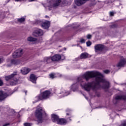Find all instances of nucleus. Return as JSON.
<instances>
[{
	"instance_id": "nucleus-2",
	"label": "nucleus",
	"mask_w": 126,
	"mask_h": 126,
	"mask_svg": "<svg viewBox=\"0 0 126 126\" xmlns=\"http://www.w3.org/2000/svg\"><path fill=\"white\" fill-rule=\"evenodd\" d=\"M16 76H18V72L17 71L14 72L11 75L5 76V79L6 81L11 80L10 81V85L13 86L20 83L19 80L15 78Z\"/></svg>"
},
{
	"instance_id": "nucleus-10",
	"label": "nucleus",
	"mask_w": 126,
	"mask_h": 126,
	"mask_svg": "<svg viewBox=\"0 0 126 126\" xmlns=\"http://www.w3.org/2000/svg\"><path fill=\"white\" fill-rule=\"evenodd\" d=\"M14 92H12V93L10 94H8L6 93H3V92L0 91V100H3L7 97V96H9V95H12V94H13Z\"/></svg>"
},
{
	"instance_id": "nucleus-34",
	"label": "nucleus",
	"mask_w": 126,
	"mask_h": 126,
	"mask_svg": "<svg viewBox=\"0 0 126 126\" xmlns=\"http://www.w3.org/2000/svg\"><path fill=\"white\" fill-rule=\"evenodd\" d=\"M3 84V82L1 80H0V86H2Z\"/></svg>"
},
{
	"instance_id": "nucleus-12",
	"label": "nucleus",
	"mask_w": 126,
	"mask_h": 126,
	"mask_svg": "<svg viewBox=\"0 0 126 126\" xmlns=\"http://www.w3.org/2000/svg\"><path fill=\"white\" fill-rule=\"evenodd\" d=\"M104 49V45L102 44H97L94 46L95 52H102Z\"/></svg>"
},
{
	"instance_id": "nucleus-35",
	"label": "nucleus",
	"mask_w": 126,
	"mask_h": 126,
	"mask_svg": "<svg viewBox=\"0 0 126 126\" xmlns=\"http://www.w3.org/2000/svg\"><path fill=\"white\" fill-rule=\"evenodd\" d=\"M95 95H96V96H97V97H99V96H100V93L95 92Z\"/></svg>"
},
{
	"instance_id": "nucleus-14",
	"label": "nucleus",
	"mask_w": 126,
	"mask_h": 126,
	"mask_svg": "<svg viewBox=\"0 0 126 126\" xmlns=\"http://www.w3.org/2000/svg\"><path fill=\"white\" fill-rule=\"evenodd\" d=\"M87 0H74V1L76 5L80 6L81 5L84 4V3H85Z\"/></svg>"
},
{
	"instance_id": "nucleus-43",
	"label": "nucleus",
	"mask_w": 126,
	"mask_h": 126,
	"mask_svg": "<svg viewBox=\"0 0 126 126\" xmlns=\"http://www.w3.org/2000/svg\"><path fill=\"white\" fill-rule=\"evenodd\" d=\"M25 93H26H26H27V91H26V92H25Z\"/></svg>"
},
{
	"instance_id": "nucleus-32",
	"label": "nucleus",
	"mask_w": 126,
	"mask_h": 126,
	"mask_svg": "<svg viewBox=\"0 0 126 126\" xmlns=\"http://www.w3.org/2000/svg\"><path fill=\"white\" fill-rule=\"evenodd\" d=\"M87 37V39H91V37H92V35H91V34H88Z\"/></svg>"
},
{
	"instance_id": "nucleus-11",
	"label": "nucleus",
	"mask_w": 126,
	"mask_h": 126,
	"mask_svg": "<svg viewBox=\"0 0 126 126\" xmlns=\"http://www.w3.org/2000/svg\"><path fill=\"white\" fill-rule=\"evenodd\" d=\"M115 100H124L125 101L124 103V106L125 109L126 110V95H117L115 97Z\"/></svg>"
},
{
	"instance_id": "nucleus-41",
	"label": "nucleus",
	"mask_w": 126,
	"mask_h": 126,
	"mask_svg": "<svg viewBox=\"0 0 126 126\" xmlns=\"http://www.w3.org/2000/svg\"><path fill=\"white\" fill-rule=\"evenodd\" d=\"M85 97L86 98V99L87 100H88V98L87 97H86L85 96Z\"/></svg>"
},
{
	"instance_id": "nucleus-1",
	"label": "nucleus",
	"mask_w": 126,
	"mask_h": 126,
	"mask_svg": "<svg viewBox=\"0 0 126 126\" xmlns=\"http://www.w3.org/2000/svg\"><path fill=\"white\" fill-rule=\"evenodd\" d=\"M83 77L85 78L87 81H88L90 78L94 77V81L92 82L85 83L81 77L78 78L77 82L73 84L71 86V89L75 92L77 90V87L78 84H80L82 88H83L86 91H90L92 89L93 91L96 92L97 90L102 88L103 89H108L110 88V82L107 80L104 79V77L102 73L97 71H88L83 75Z\"/></svg>"
},
{
	"instance_id": "nucleus-24",
	"label": "nucleus",
	"mask_w": 126,
	"mask_h": 126,
	"mask_svg": "<svg viewBox=\"0 0 126 126\" xmlns=\"http://www.w3.org/2000/svg\"><path fill=\"white\" fill-rule=\"evenodd\" d=\"M18 22H20V23H22V22H24V21H25V18L24 17L21 18L20 19H18Z\"/></svg>"
},
{
	"instance_id": "nucleus-18",
	"label": "nucleus",
	"mask_w": 126,
	"mask_h": 126,
	"mask_svg": "<svg viewBox=\"0 0 126 126\" xmlns=\"http://www.w3.org/2000/svg\"><path fill=\"white\" fill-rule=\"evenodd\" d=\"M126 63V60L125 59H122L120 60L119 63L117 64V66H124Z\"/></svg>"
},
{
	"instance_id": "nucleus-21",
	"label": "nucleus",
	"mask_w": 126,
	"mask_h": 126,
	"mask_svg": "<svg viewBox=\"0 0 126 126\" xmlns=\"http://www.w3.org/2000/svg\"><path fill=\"white\" fill-rule=\"evenodd\" d=\"M57 75H58V76H60V77L62 76V75L60 73L56 74V73H54L50 74L49 75V76H50V78H52V79H53L55 78V77H57Z\"/></svg>"
},
{
	"instance_id": "nucleus-40",
	"label": "nucleus",
	"mask_w": 126,
	"mask_h": 126,
	"mask_svg": "<svg viewBox=\"0 0 126 126\" xmlns=\"http://www.w3.org/2000/svg\"><path fill=\"white\" fill-rule=\"evenodd\" d=\"M0 63H1V59H0Z\"/></svg>"
},
{
	"instance_id": "nucleus-20",
	"label": "nucleus",
	"mask_w": 126,
	"mask_h": 126,
	"mask_svg": "<svg viewBox=\"0 0 126 126\" xmlns=\"http://www.w3.org/2000/svg\"><path fill=\"white\" fill-rule=\"evenodd\" d=\"M57 124L58 125H65L66 124V120L63 119H58V121H57Z\"/></svg>"
},
{
	"instance_id": "nucleus-6",
	"label": "nucleus",
	"mask_w": 126,
	"mask_h": 126,
	"mask_svg": "<svg viewBox=\"0 0 126 126\" xmlns=\"http://www.w3.org/2000/svg\"><path fill=\"white\" fill-rule=\"evenodd\" d=\"M35 24H40L41 27L44 29H48L50 27V22L48 21L43 22L40 20H38L35 21Z\"/></svg>"
},
{
	"instance_id": "nucleus-23",
	"label": "nucleus",
	"mask_w": 126,
	"mask_h": 126,
	"mask_svg": "<svg viewBox=\"0 0 126 126\" xmlns=\"http://www.w3.org/2000/svg\"><path fill=\"white\" fill-rule=\"evenodd\" d=\"M80 59H86L88 58V54L87 53H83L80 55Z\"/></svg>"
},
{
	"instance_id": "nucleus-31",
	"label": "nucleus",
	"mask_w": 126,
	"mask_h": 126,
	"mask_svg": "<svg viewBox=\"0 0 126 126\" xmlns=\"http://www.w3.org/2000/svg\"><path fill=\"white\" fill-rule=\"evenodd\" d=\"M66 117L67 118H70L71 117V115L70 113H66Z\"/></svg>"
},
{
	"instance_id": "nucleus-42",
	"label": "nucleus",
	"mask_w": 126,
	"mask_h": 126,
	"mask_svg": "<svg viewBox=\"0 0 126 126\" xmlns=\"http://www.w3.org/2000/svg\"><path fill=\"white\" fill-rule=\"evenodd\" d=\"M16 1H18L19 0H15Z\"/></svg>"
},
{
	"instance_id": "nucleus-38",
	"label": "nucleus",
	"mask_w": 126,
	"mask_h": 126,
	"mask_svg": "<svg viewBox=\"0 0 126 126\" xmlns=\"http://www.w3.org/2000/svg\"><path fill=\"white\" fill-rule=\"evenodd\" d=\"M63 50H64V51H66V48L65 47L63 48Z\"/></svg>"
},
{
	"instance_id": "nucleus-33",
	"label": "nucleus",
	"mask_w": 126,
	"mask_h": 126,
	"mask_svg": "<svg viewBox=\"0 0 126 126\" xmlns=\"http://www.w3.org/2000/svg\"><path fill=\"white\" fill-rule=\"evenodd\" d=\"M115 27H117V25H112V26H111V28H115Z\"/></svg>"
},
{
	"instance_id": "nucleus-36",
	"label": "nucleus",
	"mask_w": 126,
	"mask_h": 126,
	"mask_svg": "<svg viewBox=\"0 0 126 126\" xmlns=\"http://www.w3.org/2000/svg\"><path fill=\"white\" fill-rule=\"evenodd\" d=\"M9 124H6L5 125H4L3 126H9Z\"/></svg>"
},
{
	"instance_id": "nucleus-44",
	"label": "nucleus",
	"mask_w": 126,
	"mask_h": 126,
	"mask_svg": "<svg viewBox=\"0 0 126 126\" xmlns=\"http://www.w3.org/2000/svg\"><path fill=\"white\" fill-rule=\"evenodd\" d=\"M90 96H92V95H91V94H90Z\"/></svg>"
},
{
	"instance_id": "nucleus-19",
	"label": "nucleus",
	"mask_w": 126,
	"mask_h": 126,
	"mask_svg": "<svg viewBox=\"0 0 126 126\" xmlns=\"http://www.w3.org/2000/svg\"><path fill=\"white\" fill-rule=\"evenodd\" d=\"M21 72H22V74H27L30 72V69L27 67H24L21 70Z\"/></svg>"
},
{
	"instance_id": "nucleus-26",
	"label": "nucleus",
	"mask_w": 126,
	"mask_h": 126,
	"mask_svg": "<svg viewBox=\"0 0 126 126\" xmlns=\"http://www.w3.org/2000/svg\"><path fill=\"white\" fill-rule=\"evenodd\" d=\"M11 63L12 64H15L16 63V61L15 60H12L11 61Z\"/></svg>"
},
{
	"instance_id": "nucleus-17",
	"label": "nucleus",
	"mask_w": 126,
	"mask_h": 126,
	"mask_svg": "<svg viewBox=\"0 0 126 126\" xmlns=\"http://www.w3.org/2000/svg\"><path fill=\"white\" fill-rule=\"evenodd\" d=\"M51 117H52V120L53 123H56V124H57V123L59 121V119H60L59 118V116L56 114H52L51 115Z\"/></svg>"
},
{
	"instance_id": "nucleus-13",
	"label": "nucleus",
	"mask_w": 126,
	"mask_h": 126,
	"mask_svg": "<svg viewBox=\"0 0 126 126\" xmlns=\"http://www.w3.org/2000/svg\"><path fill=\"white\" fill-rule=\"evenodd\" d=\"M69 94H70L69 92L63 90L58 94V96H59V98H63V97H65V96H67L68 95H69Z\"/></svg>"
},
{
	"instance_id": "nucleus-5",
	"label": "nucleus",
	"mask_w": 126,
	"mask_h": 126,
	"mask_svg": "<svg viewBox=\"0 0 126 126\" xmlns=\"http://www.w3.org/2000/svg\"><path fill=\"white\" fill-rule=\"evenodd\" d=\"M62 0H55L54 1H51L50 2L47 3L46 8L49 9V10H52L53 8L59 6L60 4H61Z\"/></svg>"
},
{
	"instance_id": "nucleus-16",
	"label": "nucleus",
	"mask_w": 126,
	"mask_h": 126,
	"mask_svg": "<svg viewBox=\"0 0 126 126\" xmlns=\"http://www.w3.org/2000/svg\"><path fill=\"white\" fill-rule=\"evenodd\" d=\"M30 80L32 83L36 84V81L37 80V77L33 74H32L30 77Z\"/></svg>"
},
{
	"instance_id": "nucleus-7",
	"label": "nucleus",
	"mask_w": 126,
	"mask_h": 126,
	"mask_svg": "<svg viewBox=\"0 0 126 126\" xmlns=\"http://www.w3.org/2000/svg\"><path fill=\"white\" fill-rule=\"evenodd\" d=\"M44 35V32L43 30L36 29L32 32V36L34 37H39V36H43Z\"/></svg>"
},
{
	"instance_id": "nucleus-27",
	"label": "nucleus",
	"mask_w": 126,
	"mask_h": 126,
	"mask_svg": "<svg viewBox=\"0 0 126 126\" xmlns=\"http://www.w3.org/2000/svg\"><path fill=\"white\" fill-rule=\"evenodd\" d=\"M80 43H85V39H83V38H81L80 40Z\"/></svg>"
},
{
	"instance_id": "nucleus-9",
	"label": "nucleus",
	"mask_w": 126,
	"mask_h": 126,
	"mask_svg": "<svg viewBox=\"0 0 126 126\" xmlns=\"http://www.w3.org/2000/svg\"><path fill=\"white\" fill-rule=\"evenodd\" d=\"M52 58L53 62L60 61V60H61V59H62V60H64V59H65V57H64V56H63V55L61 56L58 54L55 55Z\"/></svg>"
},
{
	"instance_id": "nucleus-30",
	"label": "nucleus",
	"mask_w": 126,
	"mask_h": 126,
	"mask_svg": "<svg viewBox=\"0 0 126 126\" xmlns=\"http://www.w3.org/2000/svg\"><path fill=\"white\" fill-rule=\"evenodd\" d=\"M104 73H106V74L110 73V70H105L104 71Z\"/></svg>"
},
{
	"instance_id": "nucleus-39",
	"label": "nucleus",
	"mask_w": 126,
	"mask_h": 126,
	"mask_svg": "<svg viewBox=\"0 0 126 126\" xmlns=\"http://www.w3.org/2000/svg\"><path fill=\"white\" fill-rule=\"evenodd\" d=\"M45 18H49V16H45Z\"/></svg>"
},
{
	"instance_id": "nucleus-4",
	"label": "nucleus",
	"mask_w": 126,
	"mask_h": 126,
	"mask_svg": "<svg viewBox=\"0 0 126 126\" xmlns=\"http://www.w3.org/2000/svg\"><path fill=\"white\" fill-rule=\"evenodd\" d=\"M51 92L49 91H45L42 94H40L38 96H36L34 98L35 102L33 101V103H36L40 100H46L51 97Z\"/></svg>"
},
{
	"instance_id": "nucleus-37",
	"label": "nucleus",
	"mask_w": 126,
	"mask_h": 126,
	"mask_svg": "<svg viewBox=\"0 0 126 126\" xmlns=\"http://www.w3.org/2000/svg\"><path fill=\"white\" fill-rule=\"evenodd\" d=\"M36 0H29V1H35Z\"/></svg>"
},
{
	"instance_id": "nucleus-22",
	"label": "nucleus",
	"mask_w": 126,
	"mask_h": 126,
	"mask_svg": "<svg viewBox=\"0 0 126 126\" xmlns=\"http://www.w3.org/2000/svg\"><path fill=\"white\" fill-rule=\"evenodd\" d=\"M27 40L29 42H35L37 41V38L30 36L28 37Z\"/></svg>"
},
{
	"instance_id": "nucleus-8",
	"label": "nucleus",
	"mask_w": 126,
	"mask_h": 126,
	"mask_svg": "<svg viewBox=\"0 0 126 126\" xmlns=\"http://www.w3.org/2000/svg\"><path fill=\"white\" fill-rule=\"evenodd\" d=\"M23 55V50L22 49H18L15 51L13 54L12 57L14 59H16V58H19V57H21Z\"/></svg>"
},
{
	"instance_id": "nucleus-3",
	"label": "nucleus",
	"mask_w": 126,
	"mask_h": 126,
	"mask_svg": "<svg viewBox=\"0 0 126 126\" xmlns=\"http://www.w3.org/2000/svg\"><path fill=\"white\" fill-rule=\"evenodd\" d=\"M34 115L38 123H43V121H44L43 116L46 115V112H45V110L43 107H41V105H38Z\"/></svg>"
},
{
	"instance_id": "nucleus-29",
	"label": "nucleus",
	"mask_w": 126,
	"mask_h": 126,
	"mask_svg": "<svg viewBox=\"0 0 126 126\" xmlns=\"http://www.w3.org/2000/svg\"><path fill=\"white\" fill-rule=\"evenodd\" d=\"M114 14H115V13H114L113 12H110L109 13L110 16H114Z\"/></svg>"
},
{
	"instance_id": "nucleus-25",
	"label": "nucleus",
	"mask_w": 126,
	"mask_h": 126,
	"mask_svg": "<svg viewBox=\"0 0 126 126\" xmlns=\"http://www.w3.org/2000/svg\"><path fill=\"white\" fill-rule=\"evenodd\" d=\"M92 43L90 41H87L86 42V45L87 47H90V45H92Z\"/></svg>"
},
{
	"instance_id": "nucleus-28",
	"label": "nucleus",
	"mask_w": 126,
	"mask_h": 126,
	"mask_svg": "<svg viewBox=\"0 0 126 126\" xmlns=\"http://www.w3.org/2000/svg\"><path fill=\"white\" fill-rule=\"evenodd\" d=\"M24 125V126H31L32 124L30 123H25Z\"/></svg>"
},
{
	"instance_id": "nucleus-15",
	"label": "nucleus",
	"mask_w": 126,
	"mask_h": 126,
	"mask_svg": "<svg viewBox=\"0 0 126 126\" xmlns=\"http://www.w3.org/2000/svg\"><path fill=\"white\" fill-rule=\"evenodd\" d=\"M42 62L44 63H50L53 62V59L52 57H45Z\"/></svg>"
}]
</instances>
